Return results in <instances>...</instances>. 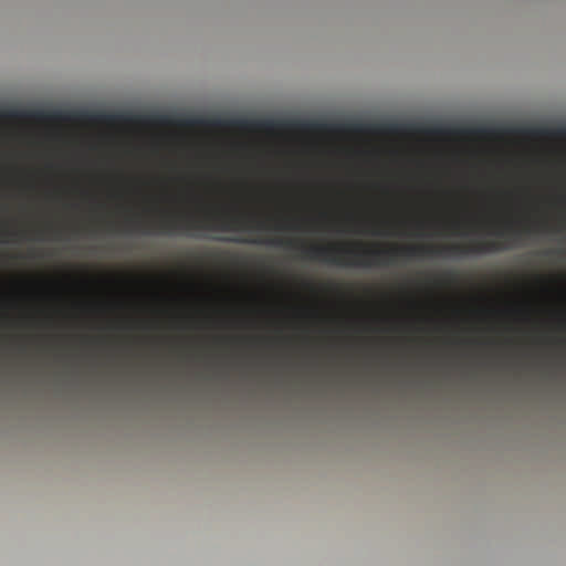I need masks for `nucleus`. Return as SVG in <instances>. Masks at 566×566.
Masks as SVG:
<instances>
[{
  "label": "nucleus",
  "mask_w": 566,
  "mask_h": 566,
  "mask_svg": "<svg viewBox=\"0 0 566 566\" xmlns=\"http://www.w3.org/2000/svg\"><path fill=\"white\" fill-rule=\"evenodd\" d=\"M157 233L198 237L201 231L265 230L268 226L254 214L221 213L198 218L192 214L171 216L153 224Z\"/></svg>",
  "instance_id": "nucleus-2"
},
{
  "label": "nucleus",
  "mask_w": 566,
  "mask_h": 566,
  "mask_svg": "<svg viewBox=\"0 0 566 566\" xmlns=\"http://www.w3.org/2000/svg\"><path fill=\"white\" fill-rule=\"evenodd\" d=\"M227 240L232 241V242H238V243L271 244V245L287 247V248L295 247V241L283 240V239L260 240V239L231 238V239H227Z\"/></svg>",
  "instance_id": "nucleus-3"
},
{
  "label": "nucleus",
  "mask_w": 566,
  "mask_h": 566,
  "mask_svg": "<svg viewBox=\"0 0 566 566\" xmlns=\"http://www.w3.org/2000/svg\"><path fill=\"white\" fill-rule=\"evenodd\" d=\"M532 227L516 228L513 223H507L503 229L494 232L499 238H504L505 242L486 241L475 242L468 248L451 245L446 248L433 247H408L391 249H369L364 247H339V245H310L303 248V254L311 260L324 261L342 266H373L392 263L398 255L408 258L424 255H441L443 253H486L503 251L511 248L510 242H518L525 234L535 232Z\"/></svg>",
  "instance_id": "nucleus-1"
},
{
  "label": "nucleus",
  "mask_w": 566,
  "mask_h": 566,
  "mask_svg": "<svg viewBox=\"0 0 566 566\" xmlns=\"http://www.w3.org/2000/svg\"><path fill=\"white\" fill-rule=\"evenodd\" d=\"M143 232H144V233H151L153 231H150V230H148V229H147V230H146V229H143Z\"/></svg>",
  "instance_id": "nucleus-6"
},
{
  "label": "nucleus",
  "mask_w": 566,
  "mask_h": 566,
  "mask_svg": "<svg viewBox=\"0 0 566 566\" xmlns=\"http://www.w3.org/2000/svg\"><path fill=\"white\" fill-rule=\"evenodd\" d=\"M275 229L276 230H289V229H295V227H293L292 224L290 223H277L275 226Z\"/></svg>",
  "instance_id": "nucleus-4"
},
{
  "label": "nucleus",
  "mask_w": 566,
  "mask_h": 566,
  "mask_svg": "<svg viewBox=\"0 0 566 566\" xmlns=\"http://www.w3.org/2000/svg\"><path fill=\"white\" fill-rule=\"evenodd\" d=\"M129 223L134 226L135 230H142V228L139 227V226H142L140 221H138V220H130Z\"/></svg>",
  "instance_id": "nucleus-5"
}]
</instances>
